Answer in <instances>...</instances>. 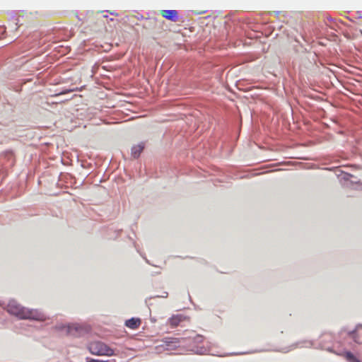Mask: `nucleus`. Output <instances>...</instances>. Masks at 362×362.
I'll use <instances>...</instances> for the list:
<instances>
[{"mask_svg": "<svg viewBox=\"0 0 362 362\" xmlns=\"http://www.w3.org/2000/svg\"><path fill=\"white\" fill-rule=\"evenodd\" d=\"M86 362H108V361H101L98 359L90 358Z\"/></svg>", "mask_w": 362, "mask_h": 362, "instance_id": "11", "label": "nucleus"}, {"mask_svg": "<svg viewBox=\"0 0 362 362\" xmlns=\"http://www.w3.org/2000/svg\"><path fill=\"white\" fill-rule=\"evenodd\" d=\"M66 333L69 335H71L74 337L80 336L84 331V329L77 324H73L71 325H68L66 327Z\"/></svg>", "mask_w": 362, "mask_h": 362, "instance_id": "3", "label": "nucleus"}, {"mask_svg": "<svg viewBox=\"0 0 362 362\" xmlns=\"http://www.w3.org/2000/svg\"><path fill=\"white\" fill-rule=\"evenodd\" d=\"M160 14L168 20L175 22L177 20V11L176 10H161Z\"/></svg>", "mask_w": 362, "mask_h": 362, "instance_id": "4", "label": "nucleus"}, {"mask_svg": "<svg viewBox=\"0 0 362 362\" xmlns=\"http://www.w3.org/2000/svg\"><path fill=\"white\" fill-rule=\"evenodd\" d=\"M342 356L349 361V362H361L351 352L346 351L342 354Z\"/></svg>", "mask_w": 362, "mask_h": 362, "instance_id": "9", "label": "nucleus"}, {"mask_svg": "<svg viewBox=\"0 0 362 362\" xmlns=\"http://www.w3.org/2000/svg\"><path fill=\"white\" fill-rule=\"evenodd\" d=\"M351 336L356 343L362 344V325L358 326Z\"/></svg>", "mask_w": 362, "mask_h": 362, "instance_id": "5", "label": "nucleus"}, {"mask_svg": "<svg viewBox=\"0 0 362 362\" xmlns=\"http://www.w3.org/2000/svg\"><path fill=\"white\" fill-rule=\"evenodd\" d=\"M141 325V320L139 318H131L125 322V325L131 329H137Z\"/></svg>", "mask_w": 362, "mask_h": 362, "instance_id": "8", "label": "nucleus"}, {"mask_svg": "<svg viewBox=\"0 0 362 362\" xmlns=\"http://www.w3.org/2000/svg\"><path fill=\"white\" fill-rule=\"evenodd\" d=\"M184 320V317L181 315H173L172 316L168 322H169V324L172 327H175L179 325V324Z\"/></svg>", "mask_w": 362, "mask_h": 362, "instance_id": "7", "label": "nucleus"}, {"mask_svg": "<svg viewBox=\"0 0 362 362\" xmlns=\"http://www.w3.org/2000/svg\"><path fill=\"white\" fill-rule=\"evenodd\" d=\"M144 148V144L142 142L139 144L138 145L134 146L132 148V156L134 158H138L140 156L141 153L143 151Z\"/></svg>", "mask_w": 362, "mask_h": 362, "instance_id": "6", "label": "nucleus"}, {"mask_svg": "<svg viewBox=\"0 0 362 362\" xmlns=\"http://www.w3.org/2000/svg\"><path fill=\"white\" fill-rule=\"evenodd\" d=\"M179 339L177 338H169V339H165L164 340V342L167 344V345H170V344H177L179 343Z\"/></svg>", "mask_w": 362, "mask_h": 362, "instance_id": "10", "label": "nucleus"}, {"mask_svg": "<svg viewBox=\"0 0 362 362\" xmlns=\"http://www.w3.org/2000/svg\"><path fill=\"white\" fill-rule=\"evenodd\" d=\"M90 353L95 356H112L115 355V351L104 342L95 341L90 342L88 346Z\"/></svg>", "mask_w": 362, "mask_h": 362, "instance_id": "2", "label": "nucleus"}, {"mask_svg": "<svg viewBox=\"0 0 362 362\" xmlns=\"http://www.w3.org/2000/svg\"><path fill=\"white\" fill-rule=\"evenodd\" d=\"M7 311L20 319L45 321V315L38 310L28 309L21 306L16 300H10L6 307Z\"/></svg>", "mask_w": 362, "mask_h": 362, "instance_id": "1", "label": "nucleus"}]
</instances>
